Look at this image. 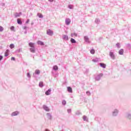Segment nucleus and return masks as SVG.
I'll return each instance as SVG.
<instances>
[{"instance_id":"39","label":"nucleus","mask_w":131,"mask_h":131,"mask_svg":"<svg viewBox=\"0 0 131 131\" xmlns=\"http://www.w3.org/2000/svg\"><path fill=\"white\" fill-rule=\"evenodd\" d=\"M0 31H4V28L2 26H0Z\"/></svg>"},{"instance_id":"3","label":"nucleus","mask_w":131,"mask_h":131,"mask_svg":"<svg viewBox=\"0 0 131 131\" xmlns=\"http://www.w3.org/2000/svg\"><path fill=\"white\" fill-rule=\"evenodd\" d=\"M110 56L112 59V60H115V55L114 54V52H110Z\"/></svg>"},{"instance_id":"44","label":"nucleus","mask_w":131,"mask_h":131,"mask_svg":"<svg viewBox=\"0 0 131 131\" xmlns=\"http://www.w3.org/2000/svg\"><path fill=\"white\" fill-rule=\"evenodd\" d=\"M68 113H71V109H68Z\"/></svg>"},{"instance_id":"32","label":"nucleus","mask_w":131,"mask_h":131,"mask_svg":"<svg viewBox=\"0 0 131 131\" xmlns=\"http://www.w3.org/2000/svg\"><path fill=\"white\" fill-rule=\"evenodd\" d=\"M90 53H91V54H92L93 55H94V54H95V50L91 49L90 51Z\"/></svg>"},{"instance_id":"13","label":"nucleus","mask_w":131,"mask_h":131,"mask_svg":"<svg viewBox=\"0 0 131 131\" xmlns=\"http://www.w3.org/2000/svg\"><path fill=\"white\" fill-rule=\"evenodd\" d=\"M22 15V12H19L18 13L17 12L15 13L14 16L15 18H17V17H20V15Z\"/></svg>"},{"instance_id":"22","label":"nucleus","mask_w":131,"mask_h":131,"mask_svg":"<svg viewBox=\"0 0 131 131\" xmlns=\"http://www.w3.org/2000/svg\"><path fill=\"white\" fill-rule=\"evenodd\" d=\"M29 47H30L31 48H34V47H35L34 46V43H33V42H30L29 43Z\"/></svg>"},{"instance_id":"24","label":"nucleus","mask_w":131,"mask_h":131,"mask_svg":"<svg viewBox=\"0 0 131 131\" xmlns=\"http://www.w3.org/2000/svg\"><path fill=\"white\" fill-rule=\"evenodd\" d=\"M71 43H76V40L75 39H73V38H71L70 40Z\"/></svg>"},{"instance_id":"27","label":"nucleus","mask_w":131,"mask_h":131,"mask_svg":"<svg viewBox=\"0 0 131 131\" xmlns=\"http://www.w3.org/2000/svg\"><path fill=\"white\" fill-rule=\"evenodd\" d=\"M37 16L39 18H43V15H42L41 13H37Z\"/></svg>"},{"instance_id":"14","label":"nucleus","mask_w":131,"mask_h":131,"mask_svg":"<svg viewBox=\"0 0 131 131\" xmlns=\"http://www.w3.org/2000/svg\"><path fill=\"white\" fill-rule=\"evenodd\" d=\"M99 65L102 68H106V64L104 63H99Z\"/></svg>"},{"instance_id":"38","label":"nucleus","mask_w":131,"mask_h":131,"mask_svg":"<svg viewBox=\"0 0 131 131\" xmlns=\"http://www.w3.org/2000/svg\"><path fill=\"white\" fill-rule=\"evenodd\" d=\"M127 47L129 49H131V44H129V43L127 44Z\"/></svg>"},{"instance_id":"12","label":"nucleus","mask_w":131,"mask_h":131,"mask_svg":"<svg viewBox=\"0 0 131 131\" xmlns=\"http://www.w3.org/2000/svg\"><path fill=\"white\" fill-rule=\"evenodd\" d=\"M71 23V20H70L69 18L66 19V25H69Z\"/></svg>"},{"instance_id":"23","label":"nucleus","mask_w":131,"mask_h":131,"mask_svg":"<svg viewBox=\"0 0 131 131\" xmlns=\"http://www.w3.org/2000/svg\"><path fill=\"white\" fill-rule=\"evenodd\" d=\"M124 51L123 50V49H121L119 51V54L120 55H123Z\"/></svg>"},{"instance_id":"1","label":"nucleus","mask_w":131,"mask_h":131,"mask_svg":"<svg viewBox=\"0 0 131 131\" xmlns=\"http://www.w3.org/2000/svg\"><path fill=\"white\" fill-rule=\"evenodd\" d=\"M118 113H119V110L115 109L112 112V115H113V116L115 117L117 116V115H118Z\"/></svg>"},{"instance_id":"50","label":"nucleus","mask_w":131,"mask_h":131,"mask_svg":"<svg viewBox=\"0 0 131 131\" xmlns=\"http://www.w3.org/2000/svg\"><path fill=\"white\" fill-rule=\"evenodd\" d=\"M45 131H50L49 129H46Z\"/></svg>"},{"instance_id":"20","label":"nucleus","mask_w":131,"mask_h":131,"mask_svg":"<svg viewBox=\"0 0 131 131\" xmlns=\"http://www.w3.org/2000/svg\"><path fill=\"white\" fill-rule=\"evenodd\" d=\"M30 50L32 53H35V47L31 48Z\"/></svg>"},{"instance_id":"4","label":"nucleus","mask_w":131,"mask_h":131,"mask_svg":"<svg viewBox=\"0 0 131 131\" xmlns=\"http://www.w3.org/2000/svg\"><path fill=\"white\" fill-rule=\"evenodd\" d=\"M47 34H48V35L52 36L53 34H54V32H53V31H52L51 29H48L47 31Z\"/></svg>"},{"instance_id":"29","label":"nucleus","mask_w":131,"mask_h":131,"mask_svg":"<svg viewBox=\"0 0 131 131\" xmlns=\"http://www.w3.org/2000/svg\"><path fill=\"white\" fill-rule=\"evenodd\" d=\"M95 23H96V24H99V23H100V19L96 18L95 19Z\"/></svg>"},{"instance_id":"5","label":"nucleus","mask_w":131,"mask_h":131,"mask_svg":"<svg viewBox=\"0 0 131 131\" xmlns=\"http://www.w3.org/2000/svg\"><path fill=\"white\" fill-rule=\"evenodd\" d=\"M62 39L63 40H69V37L67 35H62Z\"/></svg>"},{"instance_id":"7","label":"nucleus","mask_w":131,"mask_h":131,"mask_svg":"<svg viewBox=\"0 0 131 131\" xmlns=\"http://www.w3.org/2000/svg\"><path fill=\"white\" fill-rule=\"evenodd\" d=\"M125 117L128 119L131 120V114L130 113H127L125 115Z\"/></svg>"},{"instance_id":"25","label":"nucleus","mask_w":131,"mask_h":131,"mask_svg":"<svg viewBox=\"0 0 131 131\" xmlns=\"http://www.w3.org/2000/svg\"><path fill=\"white\" fill-rule=\"evenodd\" d=\"M17 24H19V25H22V21L19 20V19H17Z\"/></svg>"},{"instance_id":"48","label":"nucleus","mask_w":131,"mask_h":131,"mask_svg":"<svg viewBox=\"0 0 131 131\" xmlns=\"http://www.w3.org/2000/svg\"><path fill=\"white\" fill-rule=\"evenodd\" d=\"M21 51H22V49H19L18 50V52L19 53V52H21Z\"/></svg>"},{"instance_id":"41","label":"nucleus","mask_w":131,"mask_h":131,"mask_svg":"<svg viewBox=\"0 0 131 131\" xmlns=\"http://www.w3.org/2000/svg\"><path fill=\"white\" fill-rule=\"evenodd\" d=\"M15 60H16V59L15 58V57H11V60H12V61H15Z\"/></svg>"},{"instance_id":"15","label":"nucleus","mask_w":131,"mask_h":131,"mask_svg":"<svg viewBox=\"0 0 131 131\" xmlns=\"http://www.w3.org/2000/svg\"><path fill=\"white\" fill-rule=\"evenodd\" d=\"M67 91L69 93H72V88L70 87V86H68L67 88Z\"/></svg>"},{"instance_id":"2","label":"nucleus","mask_w":131,"mask_h":131,"mask_svg":"<svg viewBox=\"0 0 131 131\" xmlns=\"http://www.w3.org/2000/svg\"><path fill=\"white\" fill-rule=\"evenodd\" d=\"M103 76V73H100L97 75H96L95 77V80L97 81H99L101 80V78Z\"/></svg>"},{"instance_id":"6","label":"nucleus","mask_w":131,"mask_h":131,"mask_svg":"<svg viewBox=\"0 0 131 131\" xmlns=\"http://www.w3.org/2000/svg\"><path fill=\"white\" fill-rule=\"evenodd\" d=\"M47 118L49 119V120H52V118L53 117V116L50 113H48L47 114Z\"/></svg>"},{"instance_id":"16","label":"nucleus","mask_w":131,"mask_h":131,"mask_svg":"<svg viewBox=\"0 0 131 131\" xmlns=\"http://www.w3.org/2000/svg\"><path fill=\"white\" fill-rule=\"evenodd\" d=\"M37 44L39 45L40 46H45V43H43V42H42L40 40H38L37 41Z\"/></svg>"},{"instance_id":"9","label":"nucleus","mask_w":131,"mask_h":131,"mask_svg":"<svg viewBox=\"0 0 131 131\" xmlns=\"http://www.w3.org/2000/svg\"><path fill=\"white\" fill-rule=\"evenodd\" d=\"M43 109H44L45 110V111H47V112H50V108H49V107H48V106L47 105H43Z\"/></svg>"},{"instance_id":"37","label":"nucleus","mask_w":131,"mask_h":131,"mask_svg":"<svg viewBox=\"0 0 131 131\" xmlns=\"http://www.w3.org/2000/svg\"><path fill=\"white\" fill-rule=\"evenodd\" d=\"M86 94L87 96H91V92L90 91H87Z\"/></svg>"},{"instance_id":"33","label":"nucleus","mask_w":131,"mask_h":131,"mask_svg":"<svg viewBox=\"0 0 131 131\" xmlns=\"http://www.w3.org/2000/svg\"><path fill=\"white\" fill-rule=\"evenodd\" d=\"M27 76L29 78H31V75H30V73H27Z\"/></svg>"},{"instance_id":"52","label":"nucleus","mask_w":131,"mask_h":131,"mask_svg":"<svg viewBox=\"0 0 131 131\" xmlns=\"http://www.w3.org/2000/svg\"><path fill=\"white\" fill-rule=\"evenodd\" d=\"M33 76H34V74H33Z\"/></svg>"},{"instance_id":"28","label":"nucleus","mask_w":131,"mask_h":131,"mask_svg":"<svg viewBox=\"0 0 131 131\" xmlns=\"http://www.w3.org/2000/svg\"><path fill=\"white\" fill-rule=\"evenodd\" d=\"M39 86L40 88H42V86H43V82H40L39 83Z\"/></svg>"},{"instance_id":"18","label":"nucleus","mask_w":131,"mask_h":131,"mask_svg":"<svg viewBox=\"0 0 131 131\" xmlns=\"http://www.w3.org/2000/svg\"><path fill=\"white\" fill-rule=\"evenodd\" d=\"M71 37H74V36L75 37H77V33H71Z\"/></svg>"},{"instance_id":"42","label":"nucleus","mask_w":131,"mask_h":131,"mask_svg":"<svg viewBox=\"0 0 131 131\" xmlns=\"http://www.w3.org/2000/svg\"><path fill=\"white\" fill-rule=\"evenodd\" d=\"M29 21H30V20H29V19H28L27 20V21H26V24H28V23H29Z\"/></svg>"},{"instance_id":"49","label":"nucleus","mask_w":131,"mask_h":131,"mask_svg":"<svg viewBox=\"0 0 131 131\" xmlns=\"http://www.w3.org/2000/svg\"><path fill=\"white\" fill-rule=\"evenodd\" d=\"M24 33H25V34H26L27 33V31L26 30V31H25Z\"/></svg>"},{"instance_id":"11","label":"nucleus","mask_w":131,"mask_h":131,"mask_svg":"<svg viewBox=\"0 0 131 131\" xmlns=\"http://www.w3.org/2000/svg\"><path fill=\"white\" fill-rule=\"evenodd\" d=\"M18 114H19V112L18 111L13 112L11 114V116H17V115H18Z\"/></svg>"},{"instance_id":"26","label":"nucleus","mask_w":131,"mask_h":131,"mask_svg":"<svg viewBox=\"0 0 131 131\" xmlns=\"http://www.w3.org/2000/svg\"><path fill=\"white\" fill-rule=\"evenodd\" d=\"M92 61L94 62L95 63H96L97 62H98L99 61V58H96L95 59H92Z\"/></svg>"},{"instance_id":"45","label":"nucleus","mask_w":131,"mask_h":131,"mask_svg":"<svg viewBox=\"0 0 131 131\" xmlns=\"http://www.w3.org/2000/svg\"><path fill=\"white\" fill-rule=\"evenodd\" d=\"M76 114V115H79V114H80V113L79 112H77Z\"/></svg>"},{"instance_id":"31","label":"nucleus","mask_w":131,"mask_h":131,"mask_svg":"<svg viewBox=\"0 0 131 131\" xmlns=\"http://www.w3.org/2000/svg\"><path fill=\"white\" fill-rule=\"evenodd\" d=\"M9 47L10 49H14V48H15V46L13 43L10 44Z\"/></svg>"},{"instance_id":"35","label":"nucleus","mask_w":131,"mask_h":131,"mask_svg":"<svg viewBox=\"0 0 131 131\" xmlns=\"http://www.w3.org/2000/svg\"><path fill=\"white\" fill-rule=\"evenodd\" d=\"M117 48H118V49H119L120 48V43H117L116 45Z\"/></svg>"},{"instance_id":"19","label":"nucleus","mask_w":131,"mask_h":131,"mask_svg":"<svg viewBox=\"0 0 131 131\" xmlns=\"http://www.w3.org/2000/svg\"><path fill=\"white\" fill-rule=\"evenodd\" d=\"M74 8V6H73V5L69 4L68 5V8L70 9V10H73Z\"/></svg>"},{"instance_id":"10","label":"nucleus","mask_w":131,"mask_h":131,"mask_svg":"<svg viewBox=\"0 0 131 131\" xmlns=\"http://www.w3.org/2000/svg\"><path fill=\"white\" fill-rule=\"evenodd\" d=\"M84 39L86 42H88V43H90V38L88 36H85L84 37Z\"/></svg>"},{"instance_id":"21","label":"nucleus","mask_w":131,"mask_h":131,"mask_svg":"<svg viewBox=\"0 0 131 131\" xmlns=\"http://www.w3.org/2000/svg\"><path fill=\"white\" fill-rule=\"evenodd\" d=\"M35 74H36L37 75H39V74H40V71H39V70H36L35 71Z\"/></svg>"},{"instance_id":"43","label":"nucleus","mask_w":131,"mask_h":131,"mask_svg":"<svg viewBox=\"0 0 131 131\" xmlns=\"http://www.w3.org/2000/svg\"><path fill=\"white\" fill-rule=\"evenodd\" d=\"M8 56H9V53H5V57H8Z\"/></svg>"},{"instance_id":"46","label":"nucleus","mask_w":131,"mask_h":131,"mask_svg":"<svg viewBox=\"0 0 131 131\" xmlns=\"http://www.w3.org/2000/svg\"><path fill=\"white\" fill-rule=\"evenodd\" d=\"M4 58L2 55H0V61Z\"/></svg>"},{"instance_id":"8","label":"nucleus","mask_w":131,"mask_h":131,"mask_svg":"<svg viewBox=\"0 0 131 131\" xmlns=\"http://www.w3.org/2000/svg\"><path fill=\"white\" fill-rule=\"evenodd\" d=\"M51 92H52V90L51 89H48L46 92H45V95L46 96H50L51 95Z\"/></svg>"},{"instance_id":"30","label":"nucleus","mask_w":131,"mask_h":131,"mask_svg":"<svg viewBox=\"0 0 131 131\" xmlns=\"http://www.w3.org/2000/svg\"><path fill=\"white\" fill-rule=\"evenodd\" d=\"M61 104L63 106H65V105H66V100H62V102H61Z\"/></svg>"},{"instance_id":"51","label":"nucleus","mask_w":131,"mask_h":131,"mask_svg":"<svg viewBox=\"0 0 131 131\" xmlns=\"http://www.w3.org/2000/svg\"><path fill=\"white\" fill-rule=\"evenodd\" d=\"M49 2H54V0H48Z\"/></svg>"},{"instance_id":"40","label":"nucleus","mask_w":131,"mask_h":131,"mask_svg":"<svg viewBox=\"0 0 131 131\" xmlns=\"http://www.w3.org/2000/svg\"><path fill=\"white\" fill-rule=\"evenodd\" d=\"M5 53L9 54V53H10V50L9 49H7Z\"/></svg>"},{"instance_id":"34","label":"nucleus","mask_w":131,"mask_h":131,"mask_svg":"<svg viewBox=\"0 0 131 131\" xmlns=\"http://www.w3.org/2000/svg\"><path fill=\"white\" fill-rule=\"evenodd\" d=\"M86 119H88V118L86 117V116H83V120L84 121H86Z\"/></svg>"},{"instance_id":"36","label":"nucleus","mask_w":131,"mask_h":131,"mask_svg":"<svg viewBox=\"0 0 131 131\" xmlns=\"http://www.w3.org/2000/svg\"><path fill=\"white\" fill-rule=\"evenodd\" d=\"M10 29H11V30L12 31H14V30H15V27H14V26H11V27H10Z\"/></svg>"},{"instance_id":"17","label":"nucleus","mask_w":131,"mask_h":131,"mask_svg":"<svg viewBox=\"0 0 131 131\" xmlns=\"http://www.w3.org/2000/svg\"><path fill=\"white\" fill-rule=\"evenodd\" d=\"M59 69V68L57 67V65L54 66L53 67V70H54V71H57Z\"/></svg>"},{"instance_id":"47","label":"nucleus","mask_w":131,"mask_h":131,"mask_svg":"<svg viewBox=\"0 0 131 131\" xmlns=\"http://www.w3.org/2000/svg\"><path fill=\"white\" fill-rule=\"evenodd\" d=\"M27 28H28L27 27H26V26H25L24 27V29L25 30H26L27 29Z\"/></svg>"}]
</instances>
